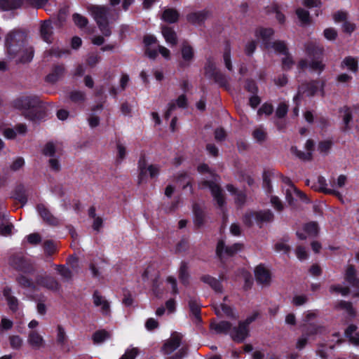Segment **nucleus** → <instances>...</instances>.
Instances as JSON below:
<instances>
[{
    "label": "nucleus",
    "instance_id": "nucleus-18",
    "mask_svg": "<svg viewBox=\"0 0 359 359\" xmlns=\"http://www.w3.org/2000/svg\"><path fill=\"white\" fill-rule=\"evenodd\" d=\"M319 84V80H311L309 82L303 83L299 87L301 88V91L303 92L304 94H306L308 97H312L318 92Z\"/></svg>",
    "mask_w": 359,
    "mask_h": 359
},
{
    "label": "nucleus",
    "instance_id": "nucleus-57",
    "mask_svg": "<svg viewBox=\"0 0 359 359\" xmlns=\"http://www.w3.org/2000/svg\"><path fill=\"white\" fill-rule=\"evenodd\" d=\"M123 295L122 303L127 307L131 306L133 304L134 299L130 291L127 289H123Z\"/></svg>",
    "mask_w": 359,
    "mask_h": 359
},
{
    "label": "nucleus",
    "instance_id": "nucleus-6",
    "mask_svg": "<svg viewBox=\"0 0 359 359\" xmlns=\"http://www.w3.org/2000/svg\"><path fill=\"white\" fill-rule=\"evenodd\" d=\"M10 265L18 271L32 274L34 267L30 261L20 255H13L9 259Z\"/></svg>",
    "mask_w": 359,
    "mask_h": 359
},
{
    "label": "nucleus",
    "instance_id": "nucleus-43",
    "mask_svg": "<svg viewBox=\"0 0 359 359\" xmlns=\"http://www.w3.org/2000/svg\"><path fill=\"white\" fill-rule=\"evenodd\" d=\"M270 47L273 48L277 53H281L283 55H289L288 48L283 41L278 40L271 43Z\"/></svg>",
    "mask_w": 359,
    "mask_h": 359
},
{
    "label": "nucleus",
    "instance_id": "nucleus-37",
    "mask_svg": "<svg viewBox=\"0 0 359 359\" xmlns=\"http://www.w3.org/2000/svg\"><path fill=\"white\" fill-rule=\"evenodd\" d=\"M339 112H343L344 114L343 116V121L345 126L342 130L346 132L350 129L349 123L353 119L352 111L350 107L344 106L343 108L339 109Z\"/></svg>",
    "mask_w": 359,
    "mask_h": 359
},
{
    "label": "nucleus",
    "instance_id": "nucleus-16",
    "mask_svg": "<svg viewBox=\"0 0 359 359\" xmlns=\"http://www.w3.org/2000/svg\"><path fill=\"white\" fill-rule=\"evenodd\" d=\"M65 72L64 65H55L53 67L51 72L46 76V81L50 83H55L59 81Z\"/></svg>",
    "mask_w": 359,
    "mask_h": 359
},
{
    "label": "nucleus",
    "instance_id": "nucleus-35",
    "mask_svg": "<svg viewBox=\"0 0 359 359\" xmlns=\"http://www.w3.org/2000/svg\"><path fill=\"white\" fill-rule=\"evenodd\" d=\"M334 309L337 310H345L351 317H354L355 316V311L354 310L351 302L340 300L335 304Z\"/></svg>",
    "mask_w": 359,
    "mask_h": 359
},
{
    "label": "nucleus",
    "instance_id": "nucleus-53",
    "mask_svg": "<svg viewBox=\"0 0 359 359\" xmlns=\"http://www.w3.org/2000/svg\"><path fill=\"white\" fill-rule=\"evenodd\" d=\"M56 149L54 144L48 142L44 146L42 154L46 156L53 157L55 154Z\"/></svg>",
    "mask_w": 359,
    "mask_h": 359
},
{
    "label": "nucleus",
    "instance_id": "nucleus-32",
    "mask_svg": "<svg viewBox=\"0 0 359 359\" xmlns=\"http://www.w3.org/2000/svg\"><path fill=\"white\" fill-rule=\"evenodd\" d=\"M341 68H347L351 72L356 73L358 70V61L352 56H347L342 60Z\"/></svg>",
    "mask_w": 359,
    "mask_h": 359
},
{
    "label": "nucleus",
    "instance_id": "nucleus-54",
    "mask_svg": "<svg viewBox=\"0 0 359 359\" xmlns=\"http://www.w3.org/2000/svg\"><path fill=\"white\" fill-rule=\"evenodd\" d=\"M285 57L282 59V69L284 71H289L292 69V66L294 65V61L293 60L292 56L289 53V55H284Z\"/></svg>",
    "mask_w": 359,
    "mask_h": 359
},
{
    "label": "nucleus",
    "instance_id": "nucleus-26",
    "mask_svg": "<svg viewBox=\"0 0 359 359\" xmlns=\"http://www.w3.org/2000/svg\"><path fill=\"white\" fill-rule=\"evenodd\" d=\"M181 55L182 58L184 60L194 61L195 58V51L194 48L187 41L182 42L181 46Z\"/></svg>",
    "mask_w": 359,
    "mask_h": 359
},
{
    "label": "nucleus",
    "instance_id": "nucleus-31",
    "mask_svg": "<svg viewBox=\"0 0 359 359\" xmlns=\"http://www.w3.org/2000/svg\"><path fill=\"white\" fill-rule=\"evenodd\" d=\"M22 5V0H0V8L4 11L20 8Z\"/></svg>",
    "mask_w": 359,
    "mask_h": 359
},
{
    "label": "nucleus",
    "instance_id": "nucleus-4",
    "mask_svg": "<svg viewBox=\"0 0 359 359\" xmlns=\"http://www.w3.org/2000/svg\"><path fill=\"white\" fill-rule=\"evenodd\" d=\"M199 187L201 189L208 188L210 190L212 196L216 201L219 208L223 212V217L224 218L226 217L224 207L226 201L220 186L212 180H203L200 183Z\"/></svg>",
    "mask_w": 359,
    "mask_h": 359
},
{
    "label": "nucleus",
    "instance_id": "nucleus-1",
    "mask_svg": "<svg viewBox=\"0 0 359 359\" xmlns=\"http://www.w3.org/2000/svg\"><path fill=\"white\" fill-rule=\"evenodd\" d=\"M27 34L20 30H13L6 36L5 46L8 57L16 63L30 62L34 51L32 46L26 44Z\"/></svg>",
    "mask_w": 359,
    "mask_h": 359
},
{
    "label": "nucleus",
    "instance_id": "nucleus-17",
    "mask_svg": "<svg viewBox=\"0 0 359 359\" xmlns=\"http://www.w3.org/2000/svg\"><path fill=\"white\" fill-rule=\"evenodd\" d=\"M274 34V30L272 28L259 27L255 31V36L262 39L264 46L266 48L271 46V39Z\"/></svg>",
    "mask_w": 359,
    "mask_h": 359
},
{
    "label": "nucleus",
    "instance_id": "nucleus-30",
    "mask_svg": "<svg viewBox=\"0 0 359 359\" xmlns=\"http://www.w3.org/2000/svg\"><path fill=\"white\" fill-rule=\"evenodd\" d=\"M193 212H194V225L196 228H201L205 222V214L203 210L199 207L198 205L194 204L193 205Z\"/></svg>",
    "mask_w": 359,
    "mask_h": 359
},
{
    "label": "nucleus",
    "instance_id": "nucleus-23",
    "mask_svg": "<svg viewBox=\"0 0 359 359\" xmlns=\"http://www.w3.org/2000/svg\"><path fill=\"white\" fill-rule=\"evenodd\" d=\"M161 32L166 42L171 44L172 46L177 45V34L172 27L167 25H163L161 27Z\"/></svg>",
    "mask_w": 359,
    "mask_h": 359
},
{
    "label": "nucleus",
    "instance_id": "nucleus-50",
    "mask_svg": "<svg viewBox=\"0 0 359 359\" xmlns=\"http://www.w3.org/2000/svg\"><path fill=\"white\" fill-rule=\"evenodd\" d=\"M244 88L248 92L252 93V95L257 94L258 93V86L255 81L252 79H248L245 81Z\"/></svg>",
    "mask_w": 359,
    "mask_h": 359
},
{
    "label": "nucleus",
    "instance_id": "nucleus-36",
    "mask_svg": "<svg viewBox=\"0 0 359 359\" xmlns=\"http://www.w3.org/2000/svg\"><path fill=\"white\" fill-rule=\"evenodd\" d=\"M13 197L15 200L18 201L22 205L27 203V196L25 189L22 184L17 186L14 191Z\"/></svg>",
    "mask_w": 359,
    "mask_h": 359
},
{
    "label": "nucleus",
    "instance_id": "nucleus-40",
    "mask_svg": "<svg viewBox=\"0 0 359 359\" xmlns=\"http://www.w3.org/2000/svg\"><path fill=\"white\" fill-rule=\"evenodd\" d=\"M272 171L271 170H264L263 172V187L266 190V194H271L273 189L271 182V177L272 176Z\"/></svg>",
    "mask_w": 359,
    "mask_h": 359
},
{
    "label": "nucleus",
    "instance_id": "nucleus-5",
    "mask_svg": "<svg viewBox=\"0 0 359 359\" xmlns=\"http://www.w3.org/2000/svg\"><path fill=\"white\" fill-rule=\"evenodd\" d=\"M205 74L207 77L214 80L220 87L226 88L228 86V80L224 74L217 69L215 62L208 60L205 65Z\"/></svg>",
    "mask_w": 359,
    "mask_h": 359
},
{
    "label": "nucleus",
    "instance_id": "nucleus-22",
    "mask_svg": "<svg viewBox=\"0 0 359 359\" xmlns=\"http://www.w3.org/2000/svg\"><path fill=\"white\" fill-rule=\"evenodd\" d=\"M189 308L191 313L195 317L198 321H201V307L202 305L196 297H190L189 302Z\"/></svg>",
    "mask_w": 359,
    "mask_h": 359
},
{
    "label": "nucleus",
    "instance_id": "nucleus-27",
    "mask_svg": "<svg viewBox=\"0 0 359 359\" xmlns=\"http://www.w3.org/2000/svg\"><path fill=\"white\" fill-rule=\"evenodd\" d=\"M345 280L353 287H359V278L356 276V271L353 265H348L347 267Z\"/></svg>",
    "mask_w": 359,
    "mask_h": 359
},
{
    "label": "nucleus",
    "instance_id": "nucleus-48",
    "mask_svg": "<svg viewBox=\"0 0 359 359\" xmlns=\"http://www.w3.org/2000/svg\"><path fill=\"white\" fill-rule=\"evenodd\" d=\"M109 333L104 330H97L93 334V341L95 344L103 342L109 337Z\"/></svg>",
    "mask_w": 359,
    "mask_h": 359
},
{
    "label": "nucleus",
    "instance_id": "nucleus-61",
    "mask_svg": "<svg viewBox=\"0 0 359 359\" xmlns=\"http://www.w3.org/2000/svg\"><path fill=\"white\" fill-rule=\"evenodd\" d=\"M13 227L14 226L11 223L4 224L2 222L0 224V235L3 236H10Z\"/></svg>",
    "mask_w": 359,
    "mask_h": 359
},
{
    "label": "nucleus",
    "instance_id": "nucleus-38",
    "mask_svg": "<svg viewBox=\"0 0 359 359\" xmlns=\"http://www.w3.org/2000/svg\"><path fill=\"white\" fill-rule=\"evenodd\" d=\"M295 13L302 25H309L311 23V18L308 11L299 8L296 10Z\"/></svg>",
    "mask_w": 359,
    "mask_h": 359
},
{
    "label": "nucleus",
    "instance_id": "nucleus-20",
    "mask_svg": "<svg viewBox=\"0 0 359 359\" xmlns=\"http://www.w3.org/2000/svg\"><path fill=\"white\" fill-rule=\"evenodd\" d=\"M200 280L208 284L215 292L217 293L222 292L223 287L221 281L216 278H214L210 275H203Z\"/></svg>",
    "mask_w": 359,
    "mask_h": 359
},
{
    "label": "nucleus",
    "instance_id": "nucleus-60",
    "mask_svg": "<svg viewBox=\"0 0 359 359\" xmlns=\"http://www.w3.org/2000/svg\"><path fill=\"white\" fill-rule=\"evenodd\" d=\"M138 354L139 349L137 348H128L119 359H135Z\"/></svg>",
    "mask_w": 359,
    "mask_h": 359
},
{
    "label": "nucleus",
    "instance_id": "nucleus-25",
    "mask_svg": "<svg viewBox=\"0 0 359 359\" xmlns=\"http://www.w3.org/2000/svg\"><path fill=\"white\" fill-rule=\"evenodd\" d=\"M178 278L183 285L187 287L189 285L190 275L189 273V266L188 263L185 261H182L180 263Z\"/></svg>",
    "mask_w": 359,
    "mask_h": 359
},
{
    "label": "nucleus",
    "instance_id": "nucleus-12",
    "mask_svg": "<svg viewBox=\"0 0 359 359\" xmlns=\"http://www.w3.org/2000/svg\"><path fill=\"white\" fill-rule=\"evenodd\" d=\"M306 55L311 59H323L324 48L316 43L308 42L304 45Z\"/></svg>",
    "mask_w": 359,
    "mask_h": 359
},
{
    "label": "nucleus",
    "instance_id": "nucleus-33",
    "mask_svg": "<svg viewBox=\"0 0 359 359\" xmlns=\"http://www.w3.org/2000/svg\"><path fill=\"white\" fill-rule=\"evenodd\" d=\"M27 341L32 348L38 349L42 346L43 339L36 331H31L29 334Z\"/></svg>",
    "mask_w": 359,
    "mask_h": 359
},
{
    "label": "nucleus",
    "instance_id": "nucleus-47",
    "mask_svg": "<svg viewBox=\"0 0 359 359\" xmlns=\"http://www.w3.org/2000/svg\"><path fill=\"white\" fill-rule=\"evenodd\" d=\"M56 270L65 280L69 281L72 279V272L68 267H66L65 265H56Z\"/></svg>",
    "mask_w": 359,
    "mask_h": 359
},
{
    "label": "nucleus",
    "instance_id": "nucleus-46",
    "mask_svg": "<svg viewBox=\"0 0 359 359\" xmlns=\"http://www.w3.org/2000/svg\"><path fill=\"white\" fill-rule=\"evenodd\" d=\"M304 232L309 236H316L318 233V226L315 222H310L304 225Z\"/></svg>",
    "mask_w": 359,
    "mask_h": 359
},
{
    "label": "nucleus",
    "instance_id": "nucleus-39",
    "mask_svg": "<svg viewBox=\"0 0 359 359\" xmlns=\"http://www.w3.org/2000/svg\"><path fill=\"white\" fill-rule=\"evenodd\" d=\"M70 100L76 104H83L86 100V93L81 90H72L69 93Z\"/></svg>",
    "mask_w": 359,
    "mask_h": 359
},
{
    "label": "nucleus",
    "instance_id": "nucleus-13",
    "mask_svg": "<svg viewBox=\"0 0 359 359\" xmlns=\"http://www.w3.org/2000/svg\"><path fill=\"white\" fill-rule=\"evenodd\" d=\"M36 210L43 221H45L49 225L57 226L59 224L57 218L51 214V212L45 206V205L42 203L38 204L36 205Z\"/></svg>",
    "mask_w": 359,
    "mask_h": 359
},
{
    "label": "nucleus",
    "instance_id": "nucleus-14",
    "mask_svg": "<svg viewBox=\"0 0 359 359\" xmlns=\"http://www.w3.org/2000/svg\"><path fill=\"white\" fill-rule=\"evenodd\" d=\"M182 335L178 332H174L171 338L168 340L163 346L165 353L170 354L180 346Z\"/></svg>",
    "mask_w": 359,
    "mask_h": 359
},
{
    "label": "nucleus",
    "instance_id": "nucleus-44",
    "mask_svg": "<svg viewBox=\"0 0 359 359\" xmlns=\"http://www.w3.org/2000/svg\"><path fill=\"white\" fill-rule=\"evenodd\" d=\"M309 67L320 75L325 70V65L323 62V59H313L309 62Z\"/></svg>",
    "mask_w": 359,
    "mask_h": 359
},
{
    "label": "nucleus",
    "instance_id": "nucleus-62",
    "mask_svg": "<svg viewBox=\"0 0 359 359\" xmlns=\"http://www.w3.org/2000/svg\"><path fill=\"white\" fill-rule=\"evenodd\" d=\"M324 37L329 41H334L337 37V32L334 28H326L323 31Z\"/></svg>",
    "mask_w": 359,
    "mask_h": 359
},
{
    "label": "nucleus",
    "instance_id": "nucleus-10",
    "mask_svg": "<svg viewBox=\"0 0 359 359\" xmlns=\"http://www.w3.org/2000/svg\"><path fill=\"white\" fill-rule=\"evenodd\" d=\"M249 328L238 322L237 327L231 328L230 336L233 341L236 343H242L249 336Z\"/></svg>",
    "mask_w": 359,
    "mask_h": 359
},
{
    "label": "nucleus",
    "instance_id": "nucleus-9",
    "mask_svg": "<svg viewBox=\"0 0 359 359\" xmlns=\"http://www.w3.org/2000/svg\"><path fill=\"white\" fill-rule=\"evenodd\" d=\"M210 15L211 13L206 9L191 12L187 15V20L193 25L201 26Z\"/></svg>",
    "mask_w": 359,
    "mask_h": 359
},
{
    "label": "nucleus",
    "instance_id": "nucleus-49",
    "mask_svg": "<svg viewBox=\"0 0 359 359\" xmlns=\"http://www.w3.org/2000/svg\"><path fill=\"white\" fill-rule=\"evenodd\" d=\"M291 150H292V152L301 160L311 161L312 159V153L311 152H304V151L298 150L296 147H292Z\"/></svg>",
    "mask_w": 359,
    "mask_h": 359
},
{
    "label": "nucleus",
    "instance_id": "nucleus-24",
    "mask_svg": "<svg viewBox=\"0 0 359 359\" xmlns=\"http://www.w3.org/2000/svg\"><path fill=\"white\" fill-rule=\"evenodd\" d=\"M40 35L44 41L51 43L53 27L50 21L45 20L43 22L40 27Z\"/></svg>",
    "mask_w": 359,
    "mask_h": 359
},
{
    "label": "nucleus",
    "instance_id": "nucleus-21",
    "mask_svg": "<svg viewBox=\"0 0 359 359\" xmlns=\"http://www.w3.org/2000/svg\"><path fill=\"white\" fill-rule=\"evenodd\" d=\"M274 215L270 210L255 211V222L261 228L264 222H271L273 220Z\"/></svg>",
    "mask_w": 359,
    "mask_h": 359
},
{
    "label": "nucleus",
    "instance_id": "nucleus-3",
    "mask_svg": "<svg viewBox=\"0 0 359 359\" xmlns=\"http://www.w3.org/2000/svg\"><path fill=\"white\" fill-rule=\"evenodd\" d=\"M109 11V8L106 6L91 5L88 7V11L104 36H109L111 34L108 20Z\"/></svg>",
    "mask_w": 359,
    "mask_h": 359
},
{
    "label": "nucleus",
    "instance_id": "nucleus-29",
    "mask_svg": "<svg viewBox=\"0 0 359 359\" xmlns=\"http://www.w3.org/2000/svg\"><path fill=\"white\" fill-rule=\"evenodd\" d=\"M93 303L95 306H101V309L103 313L107 314L109 311V302L103 299L102 295L100 294L97 290H95L93 294Z\"/></svg>",
    "mask_w": 359,
    "mask_h": 359
},
{
    "label": "nucleus",
    "instance_id": "nucleus-7",
    "mask_svg": "<svg viewBox=\"0 0 359 359\" xmlns=\"http://www.w3.org/2000/svg\"><path fill=\"white\" fill-rule=\"evenodd\" d=\"M243 248V245L238 243H234L231 246H226L223 240H219L216 246V255L222 260L224 257V253L228 257H233Z\"/></svg>",
    "mask_w": 359,
    "mask_h": 359
},
{
    "label": "nucleus",
    "instance_id": "nucleus-45",
    "mask_svg": "<svg viewBox=\"0 0 359 359\" xmlns=\"http://www.w3.org/2000/svg\"><path fill=\"white\" fill-rule=\"evenodd\" d=\"M72 20L75 25L80 29L86 27L88 24V18L77 13L72 15Z\"/></svg>",
    "mask_w": 359,
    "mask_h": 359
},
{
    "label": "nucleus",
    "instance_id": "nucleus-28",
    "mask_svg": "<svg viewBox=\"0 0 359 359\" xmlns=\"http://www.w3.org/2000/svg\"><path fill=\"white\" fill-rule=\"evenodd\" d=\"M211 329L217 334H228L232 328V324L226 320H221L219 323H211Z\"/></svg>",
    "mask_w": 359,
    "mask_h": 359
},
{
    "label": "nucleus",
    "instance_id": "nucleus-55",
    "mask_svg": "<svg viewBox=\"0 0 359 359\" xmlns=\"http://www.w3.org/2000/svg\"><path fill=\"white\" fill-rule=\"evenodd\" d=\"M330 292L331 293H341L343 296H346L350 293V289L348 287H342L340 285H332L330 287Z\"/></svg>",
    "mask_w": 359,
    "mask_h": 359
},
{
    "label": "nucleus",
    "instance_id": "nucleus-51",
    "mask_svg": "<svg viewBox=\"0 0 359 359\" xmlns=\"http://www.w3.org/2000/svg\"><path fill=\"white\" fill-rule=\"evenodd\" d=\"M189 248V241L188 237L184 236L177 243L175 250L177 252H186Z\"/></svg>",
    "mask_w": 359,
    "mask_h": 359
},
{
    "label": "nucleus",
    "instance_id": "nucleus-2",
    "mask_svg": "<svg viewBox=\"0 0 359 359\" xmlns=\"http://www.w3.org/2000/svg\"><path fill=\"white\" fill-rule=\"evenodd\" d=\"M12 104L22 111L25 118L32 122L41 121L46 116V107L38 96L22 95L15 99Z\"/></svg>",
    "mask_w": 359,
    "mask_h": 359
},
{
    "label": "nucleus",
    "instance_id": "nucleus-41",
    "mask_svg": "<svg viewBox=\"0 0 359 359\" xmlns=\"http://www.w3.org/2000/svg\"><path fill=\"white\" fill-rule=\"evenodd\" d=\"M223 59H224V62L226 68L229 71L232 72L233 71V65H232L231 59V47H230V44L229 43H226V46H225L224 51L223 53Z\"/></svg>",
    "mask_w": 359,
    "mask_h": 359
},
{
    "label": "nucleus",
    "instance_id": "nucleus-42",
    "mask_svg": "<svg viewBox=\"0 0 359 359\" xmlns=\"http://www.w3.org/2000/svg\"><path fill=\"white\" fill-rule=\"evenodd\" d=\"M16 280L20 286L23 288L34 289L35 285L32 280L24 275H20L16 278Z\"/></svg>",
    "mask_w": 359,
    "mask_h": 359
},
{
    "label": "nucleus",
    "instance_id": "nucleus-64",
    "mask_svg": "<svg viewBox=\"0 0 359 359\" xmlns=\"http://www.w3.org/2000/svg\"><path fill=\"white\" fill-rule=\"evenodd\" d=\"M252 136L257 142H262L266 138V133L261 128H257L253 131Z\"/></svg>",
    "mask_w": 359,
    "mask_h": 359
},
{
    "label": "nucleus",
    "instance_id": "nucleus-52",
    "mask_svg": "<svg viewBox=\"0 0 359 359\" xmlns=\"http://www.w3.org/2000/svg\"><path fill=\"white\" fill-rule=\"evenodd\" d=\"M9 342L11 348L15 350H19L22 345V339L19 335L10 336Z\"/></svg>",
    "mask_w": 359,
    "mask_h": 359
},
{
    "label": "nucleus",
    "instance_id": "nucleus-15",
    "mask_svg": "<svg viewBox=\"0 0 359 359\" xmlns=\"http://www.w3.org/2000/svg\"><path fill=\"white\" fill-rule=\"evenodd\" d=\"M226 190L231 194L235 196L234 201L236 205L238 208H242L247 199V195L243 191H238L233 184H228L226 186Z\"/></svg>",
    "mask_w": 359,
    "mask_h": 359
},
{
    "label": "nucleus",
    "instance_id": "nucleus-34",
    "mask_svg": "<svg viewBox=\"0 0 359 359\" xmlns=\"http://www.w3.org/2000/svg\"><path fill=\"white\" fill-rule=\"evenodd\" d=\"M318 183L319 184V191L325 194H330L337 196H341L340 193L334 189L327 188V184L325 178L323 176L318 177Z\"/></svg>",
    "mask_w": 359,
    "mask_h": 359
},
{
    "label": "nucleus",
    "instance_id": "nucleus-59",
    "mask_svg": "<svg viewBox=\"0 0 359 359\" xmlns=\"http://www.w3.org/2000/svg\"><path fill=\"white\" fill-rule=\"evenodd\" d=\"M43 250L47 255H52L56 251V247L51 240H47L43 243Z\"/></svg>",
    "mask_w": 359,
    "mask_h": 359
},
{
    "label": "nucleus",
    "instance_id": "nucleus-11",
    "mask_svg": "<svg viewBox=\"0 0 359 359\" xmlns=\"http://www.w3.org/2000/svg\"><path fill=\"white\" fill-rule=\"evenodd\" d=\"M256 281L262 285H269L271 280V273L263 264H259L255 269Z\"/></svg>",
    "mask_w": 359,
    "mask_h": 359
},
{
    "label": "nucleus",
    "instance_id": "nucleus-8",
    "mask_svg": "<svg viewBox=\"0 0 359 359\" xmlns=\"http://www.w3.org/2000/svg\"><path fill=\"white\" fill-rule=\"evenodd\" d=\"M36 283L38 285L53 292H59L61 289L60 283L55 278L49 275H38L36 277Z\"/></svg>",
    "mask_w": 359,
    "mask_h": 359
},
{
    "label": "nucleus",
    "instance_id": "nucleus-63",
    "mask_svg": "<svg viewBox=\"0 0 359 359\" xmlns=\"http://www.w3.org/2000/svg\"><path fill=\"white\" fill-rule=\"evenodd\" d=\"M253 219L255 220V211L247 212L243 217L244 224L248 227H251L253 225Z\"/></svg>",
    "mask_w": 359,
    "mask_h": 359
},
{
    "label": "nucleus",
    "instance_id": "nucleus-58",
    "mask_svg": "<svg viewBox=\"0 0 359 359\" xmlns=\"http://www.w3.org/2000/svg\"><path fill=\"white\" fill-rule=\"evenodd\" d=\"M332 146L331 140H324L318 143V150L322 153L327 154Z\"/></svg>",
    "mask_w": 359,
    "mask_h": 359
},
{
    "label": "nucleus",
    "instance_id": "nucleus-56",
    "mask_svg": "<svg viewBox=\"0 0 359 359\" xmlns=\"http://www.w3.org/2000/svg\"><path fill=\"white\" fill-rule=\"evenodd\" d=\"M9 309L13 313H16L19 309V301L15 297H9L6 299Z\"/></svg>",
    "mask_w": 359,
    "mask_h": 359
},
{
    "label": "nucleus",
    "instance_id": "nucleus-19",
    "mask_svg": "<svg viewBox=\"0 0 359 359\" xmlns=\"http://www.w3.org/2000/svg\"><path fill=\"white\" fill-rule=\"evenodd\" d=\"M180 13L173 8H165L162 13L161 20L169 24H174L179 21Z\"/></svg>",
    "mask_w": 359,
    "mask_h": 359
}]
</instances>
